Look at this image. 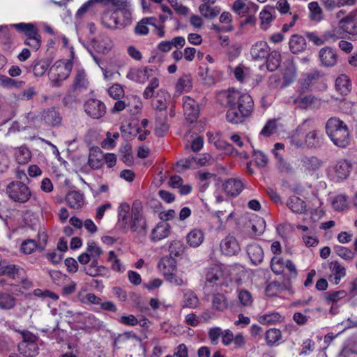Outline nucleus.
Wrapping results in <instances>:
<instances>
[{
    "mask_svg": "<svg viewBox=\"0 0 357 357\" xmlns=\"http://www.w3.org/2000/svg\"><path fill=\"white\" fill-rule=\"evenodd\" d=\"M225 278V266L221 264H211L205 270V278L208 283H222Z\"/></svg>",
    "mask_w": 357,
    "mask_h": 357,
    "instance_id": "9",
    "label": "nucleus"
},
{
    "mask_svg": "<svg viewBox=\"0 0 357 357\" xmlns=\"http://www.w3.org/2000/svg\"><path fill=\"white\" fill-rule=\"evenodd\" d=\"M269 47L266 42L259 41L253 45L250 50V54L254 60H262L267 57Z\"/></svg>",
    "mask_w": 357,
    "mask_h": 357,
    "instance_id": "22",
    "label": "nucleus"
},
{
    "mask_svg": "<svg viewBox=\"0 0 357 357\" xmlns=\"http://www.w3.org/2000/svg\"><path fill=\"white\" fill-rule=\"evenodd\" d=\"M287 206L294 213H303L306 211V205L300 197L292 196L289 198Z\"/></svg>",
    "mask_w": 357,
    "mask_h": 357,
    "instance_id": "39",
    "label": "nucleus"
},
{
    "mask_svg": "<svg viewBox=\"0 0 357 357\" xmlns=\"http://www.w3.org/2000/svg\"><path fill=\"white\" fill-rule=\"evenodd\" d=\"M266 222L261 218H258L252 223V233L256 236L262 234L265 230Z\"/></svg>",
    "mask_w": 357,
    "mask_h": 357,
    "instance_id": "58",
    "label": "nucleus"
},
{
    "mask_svg": "<svg viewBox=\"0 0 357 357\" xmlns=\"http://www.w3.org/2000/svg\"><path fill=\"white\" fill-rule=\"evenodd\" d=\"M289 49L294 54H297L305 48V39L299 35H293L289 42Z\"/></svg>",
    "mask_w": 357,
    "mask_h": 357,
    "instance_id": "38",
    "label": "nucleus"
},
{
    "mask_svg": "<svg viewBox=\"0 0 357 357\" xmlns=\"http://www.w3.org/2000/svg\"><path fill=\"white\" fill-rule=\"evenodd\" d=\"M10 26L15 28L17 31L24 33L26 37V40H30L40 36L36 26L32 23H17L10 24Z\"/></svg>",
    "mask_w": 357,
    "mask_h": 357,
    "instance_id": "21",
    "label": "nucleus"
},
{
    "mask_svg": "<svg viewBox=\"0 0 357 357\" xmlns=\"http://www.w3.org/2000/svg\"><path fill=\"white\" fill-rule=\"evenodd\" d=\"M108 261L112 263V268L113 271L117 272H123L125 271L124 267L121 264L120 260L114 251L109 252Z\"/></svg>",
    "mask_w": 357,
    "mask_h": 357,
    "instance_id": "61",
    "label": "nucleus"
},
{
    "mask_svg": "<svg viewBox=\"0 0 357 357\" xmlns=\"http://www.w3.org/2000/svg\"><path fill=\"white\" fill-rule=\"evenodd\" d=\"M247 254L252 263L255 265L261 264L264 259V251L261 247L257 243H252L247 247Z\"/></svg>",
    "mask_w": 357,
    "mask_h": 357,
    "instance_id": "27",
    "label": "nucleus"
},
{
    "mask_svg": "<svg viewBox=\"0 0 357 357\" xmlns=\"http://www.w3.org/2000/svg\"><path fill=\"white\" fill-rule=\"evenodd\" d=\"M192 79L188 75H183L176 82L175 85L176 93L178 95L183 92H188L192 89Z\"/></svg>",
    "mask_w": 357,
    "mask_h": 357,
    "instance_id": "41",
    "label": "nucleus"
},
{
    "mask_svg": "<svg viewBox=\"0 0 357 357\" xmlns=\"http://www.w3.org/2000/svg\"><path fill=\"white\" fill-rule=\"evenodd\" d=\"M281 337L282 334L279 329L271 328L266 331L265 338L268 345L273 346Z\"/></svg>",
    "mask_w": 357,
    "mask_h": 357,
    "instance_id": "54",
    "label": "nucleus"
},
{
    "mask_svg": "<svg viewBox=\"0 0 357 357\" xmlns=\"http://www.w3.org/2000/svg\"><path fill=\"white\" fill-rule=\"evenodd\" d=\"M220 250L225 255L233 256L238 254L241 248L236 238L228 235L220 242Z\"/></svg>",
    "mask_w": 357,
    "mask_h": 357,
    "instance_id": "15",
    "label": "nucleus"
},
{
    "mask_svg": "<svg viewBox=\"0 0 357 357\" xmlns=\"http://www.w3.org/2000/svg\"><path fill=\"white\" fill-rule=\"evenodd\" d=\"M212 307L218 311H223L228 307V301L222 294L217 293L213 296Z\"/></svg>",
    "mask_w": 357,
    "mask_h": 357,
    "instance_id": "46",
    "label": "nucleus"
},
{
    "mask_svg": "<svg viewBox=\"0 0 357 357\" xmlns=\"http://www.w3.org/2000/svg\"><path fill=\"white\" fill-rule=\"evenodd\" d=\"M275 8L269 5L266 6L259 13V20L261 22V28L266 30L271 23L275 17Z\"/></svg>",
    "mask_w": 357,
    "mask_h": 357,
    "instance_id": "23",
    "label": "nucleus"
},
{
    "mask_svg": "<svg viewBox=\"0 0 357 357\" xmlns=\"http://www.w3.org/2000/svg\"><path fill=\"white\" fill-rule=\"evenodd\" d=\"M266 67L269 71L275 70L280 65L281 55L278 51H273L267 56Z\"/></svg>",
    "mask_w": 357,
    "mask_h": 357,
    "instance_id": "45",
    "label": "nucleus"
},
{
    "mask_svg": "<svg viewBox=\"0 0 357 357\" xmlns=\"http://www.w3.org/2000/svg\"><path fill=\"white\" fill-rule=\"evenodd\" d=\"M102 23L109 29H120L130 25L132 23V18L128 17L126 11L123 15L119 11H106L102 16Z\"/></svg>",
    "mask_w": 357,
    "mask_h": 357,
    "instance_id": "5",
    "label": "nucleus"
},
{
    "mask_svg": "<svg viewBox=\"0 0 357 357\" xmlns=\"http://www.w3.org/2000/svg\"><path fill=\"white\" fill-rule=\"evenodd\" d=\"M282 76L284 79V86L292 83L296 77V70L292 63H288L282 70Z\"/></svg>",
    "mask_w": 357,
    "mask_h": 357,
    "instance_id": "48",
    "label": "nucleus"
},
{
    "mask_svg": "<svg viewBox=\"0 0 357 357\" xmlns=\"http://www.w3.org/2000/svg\"><path fill=\"white\" fill-rule=\"evenodd\" d=\"M89 81L87 78L86 73L83 69H78L76 71L73 84L71 86L70 93L76 98L80 94L87 91L89 88Z\"/></svg>",
    "mask_w": 357,
    "mask_h": 357,
    "instance_id": "8",
    "label": "nucleus"
},
{
    "mask_svg": "<svg viewBox=\"0 0 357 357\" xmlns=\"http://www.w3.org/2000/svg\"><path fill=\"white\" fill-rule=\"evenodd\" d=\"M130 207L127 203H122L118 209V217L119 222L122 227L126 229V226L128 225V221L130 220Z\"/></svg>",
    "mask_w": 357,
    "mask_h": 357,
    "instance_id": "42",
    "label": "nucleus"
},
{
    "mask_svg": "<svg viewBox=\"0 0 357 357\" xmlns=\"http://www.w3.org/2000/svg\"><path fill=\"white\" fill-rule=\"evenodd\" d=\"M101 2L111 3L116 9L114 11H119L121 15L126 11L128 13V17L132 18L130 4L126 0H100Z\"/></svg>",
    "mask_w": 357,
    "mask_h": 357,
    "instance_id": "43",
    "label": "nucleus"
},
{
    "mask_svg": "<svg viewBox=\"0 0 357 357\" xmlns=\"http://www.w3.org/2000/svg\"><path fill=\"white\" fill-rule=\"evenodd\" d=\"M42 119L45 124L52 127L61 126L62 121V117L56 107L45 109L42 112Z\"/></svg>",
    "mask_w": 357,
    "mask_h": 357,
    "instance_id": "18",
    "label": "nucleus"
},
{
    "mask_svg": "<svg viewBox=\"0 0 357 357\" xmlns=\"http://www.w3.org/2000/svg\"><path fill=\"white\" fill-rule=\"evenodd\" d=\"M285 262L286 261L277 256L273 257L271 261L272 271L276 274L282 273L285 268Z\"/></svg>",
    "mask_w": 357,
    "mask_h": 357,
    "instance_id": "56",
    "label": "nucleus"
},
{
    "mask_svg": "<svg viewBox=\"0 0 357 357\" xmlns=\"http://www.w3.org/2000/svg\"><path fill=\"white\" fill-rule=\"evenodd\" d=\"M223 189L227 195L236 197L242 191L243 184L239 180L229 178L223 184Z\"/></svg>",
    "mask_w": 357,
    "mask_h": 357,
    "instance_id": "30",
    "label": "nucleus"
},
{
    "mask_svg": "<svg viewBox=\"0 0 357 357\" xmlns=\"http://www.w3.org/2000/svg\"><path fill=\"white\" fill-rule=\"evenodd\" d=\"M342 29L339 26L333 27L324 32V40L325 43H333L342 38Z\"/></svg>",
    "mask_w": 357,
    "mask_h": 357,
    "instance_id": "47",
    "label": "nucleus"
},
{
    "mask_svg": "<svg viewBox=\"0 0 357 357\" xmlns=\"http://www.w3.org/2000/svg\"><path fill=\"white\" fill-rule=\"evenodd\" d=\"M24 84L23 81H16L7 76H0V85L8 89H18Z\"/></svg>",
    "mask_w": 357,
    "mask_h": 357,
    "instance_id": "53",
    "label": "nucleus"
},
{
    "mask_svg": "<svg viewBox=\"0 0 357 357\" xmlns=\"http://www.w3.org/2000/svg\"><path fill=\"white\" fill-rule=\"evenodd\" d=\"M347 292L344 290H340L337 291H328L325 294V298L326 302L336 303L339 300L347 296Z\"/></svg>",
    "mask_w": 357,
    "mask_h": 357,
    "instance_id": "57",
    "label": "nucleus"
},
{
    "mask_svg": "<svg viewBox=\"0 0 357 357\" xmlns=\"http://www.w3.org/2000/svg\"><path fill=\"white\" fill-rule=\"evenodd\" d=\"M300 169L307 175H312L322 165V162L314 156H303L299 160Z\"/></svg>",
    "mask_w": 357,
    "mask_h": 357,
    "instance_id": "12",
    "label": "nucleus"
},
{
    "mask_svg": "<svg viewBox=\"0 0 357 357\" xmlns=\"http://www.w3.org/2000/svg\"><path fill=\"white\" fill-rule=\"evenodd\" d=\"M83 271L86 274L91 277L105 276L108 273L107 269L105 266H98V260L96 259L92 260L89 266L84 267Z\"/></svg>",
    "mask_w": 357,
    "mask_h": 357,
    "instance_id": "35",
    "label": "nucleus"
},
{
    "mask_svg": "<svg viewBox=\"0 0 357 357\" xmlns=\"http://www.w3.org/2000/svg\"><path fill=\"white\" fill-rule=\"evenodd\" d=\"M73 68V62L58 61L50 68V79L52 86L59 87L61 82L70 75Z\"/></svg>",
    "mask_w": 357,
    "mask_h": 357,
    "instance_id": "4",
    "label": "nucleus"
},
{
    "mask_svg": "<svg viewBox=\"0 0 357 357\" xmlns=\"http://www.w3.org/2000/svg\"><path fill=\"white\" fill-rule=\"evenodd\" d=\"M158 267L164 275L173 272L176 267V261L172 256H165L161 259Z\"/></svg>",
    "mask_w": 357,
    "mask_h": 357,
    "instance_id": "40",
    "label": "nucleus"
},
{
    "mask_svg": "<svg viewBox=\"0 0 357 357\" xmlns=\"http://www.w3.org/2000/svg\"><path fill=\"white\" fill-rule=\"evenodd\" d=\"M319 58L321 65L325 67H333L337 62V54L335 49L328 46L319 50Z\"/></svg>",
    "mask_w": 357,
    "mask_h": 357,
    "instance_id": "14",
    "label": "nucleus"
},
{
    "mask_svg": "<svg viewBox=\"0 0 357 357\" xmlns=\"http://www.w3.org/2000/svg\"><path fill=\"white\" fill-rule=\"evenodd\" d=\"M8 197L15 202H26L31 196V192L27 185L22 181H12L6 188Z\"/></svg>",
    "mask_w": 357,
    "mask_h": 357,
    "instance_id": "6",
    "label": "nucleus"
},
{
    "mask_svg": "<svg viewBox=\"0 0 357 357\" xmlns=\"http://www.w3.org/2000/svg\"><path fill=\"white\" fill-rule=\"evenodd\" d=\"M31 158L30 151L26 147H20L15 152V158L19 164H26Z\"/></svg>",
    "mask_w": 357,
    "mask_h": 357,
    "instance_id": "51",
    "label": "nucleus"
},
{
    "mask_svg": "<svg viewBox=\"0 0 357 357\" xmlns=\"http://www.w3.org/2000/svg\"><path fill=\"white\" fill-rule=\"evenodd\" d=\"M351 165L344 160L337 161L333 167L334 179L339 182L347 178L351 172Z\"/></svg>",
    "mask_w": 357,
    "mask_h": 357,
    "instance_id": "20",
    "label": "nucleus"
},
{
    "mask_svg": "<svg viewBox=\"0 0 357 357\" xmlns=\"http://www.w3.org/2000/svg\"><path fill=\"white\" fill-rule=\"evenodd\" d=\"M309 10V19L310 21L318 23L324 20V11L317 1H312L307 6Z\"/></svg>",
    "mask_w": 357,
    "mask_h": 357,
    "instance_id": "33",
    "label": "nucleus"
},
{
    "mask_svg": "<svg viewBox=\"0 0 357 357\" xmlns=\"http://www.w3.org/2000/svg\"><path fill=\"white\" fill-rule=\"evenodd\" d=\"M338 26L342 33L348 34L351 40H357V20L351 16H346L338 22Z\"/></svg>",
    "mask_w": 357,
    "mask_h": 357,
    "instance_id": "13",
    "label": "nucleus"
},
{
    "mask_svg": "<svg viewBox=\"0 0 357 357\" xmlns=\"http://www.w3.org/2000/svg\"><path fill=\"white\" fill-rule=\"evenodd\" d=\"M103 154L101 150L98 148H92L88 158L89 165L93 169H98L102 165Z\"/></svg>",
    "mask_w": 357,
    "mask_h": 357,
    "instance_id": "31",
    "label": "nucleus"
},
{
    "mask_svg": "<svg viewBox=\"0 0 357 357\" xmlns=\"http://www.w3.org/2000/svg\"><path fill=\"white\" fill-rule=\"evenodd\" d=\"M199 303L196 294L190 289L183 290V296L181 301L183 307L196 308Z\"/></svg>",
    "mask_w": 357,
    "mask_h": 357,
    "instance_id": "34",
    "label": "nucleus"
},
{
    "mask_svg": "<svg viewBox=\"0 0 357 357\" xmlns=\"http://www.w3.org/2000/svg\"><path fill=\"white\" fill-rule=\"evenodd\" d=\"M157 20L154 17H144L136 25L135 31L137 35H147L149 32L148 25L155 26Z\"/></svg>",
    "mask_w": 357,
    "mask_h": 357,
    "instance_id": "36",
    "label": "nucleus"
},
{
    "mask_svg": "<svg viewBox=\"0 0 357 357\" xmlns=\"http://www.w3.org/2000/svg\"><path fill=\"white\" fill-rule=\"evenodd\" d=\"M0 273L7 275L15 280H22L24 271L20 266L15 264L3 265L0 268Z\"/></svg>",
    "mask_w": 357,
    "mask_h": 357,
    "instance_id": "24",
    "label": "nucleus"
},
{
    "mask_svg": "<svg viewBox=\"0 0 357 357\" xmlns=\"http://www.w3.org/2000/svg\"><path fill=\"white\" fill-rule=\"evenodd\" d=\"M38 345L36 342L26 343L25 342H20L18 344V350L20 354L26 356H33L38 353Z\"/></svg>",
    "mask_w": 357,
    "mask_h": 357,
    "instance_id": "44",
    "label": "nucleus"
},
{
    "mask_svg": "<svg viewBox=\"0 0 357 357\" xmlns=\"http://www.w3.org/2000/svg\"><path fill=\"white\" fill-rule=\"evenodd\" d=\"M282 317L278 312H271L260 316L259 321L262 324H275L282 321Z\"/></svg>",
    "mask_w": 357,
    "mask_h": 357,
    "instance_id": "50",
    "label": "nucleus"
},
{
    "mask_svg": "<svg viewBox=\"0 0 357 357\" xmlns=\"http://www.w3.org/2000/svg\"><path fill=\"white\" fill-rule=\"evenodd\" d=\"M66 202L70 208L79 209L84 204V195L79 191H69L66 195Z\"/></svg>",
    "mask_w": 357,
    "mask_h": 357,
    "instance_id": "26",
    "label": "nucleus"
},
{
    "mask_svg": "<svg viewBox=\"0 0 357 357\" xmlns=\"http://www.w3.org/2000/svg\"><path fill=\"white\" fill-rule=\"evenodd\" d=\"M217 100L222 106L229 107L226 119L233 124L243 122L253 111L252 97L234 89L220 91L217 94Z\"/></svg>",
    "mask_w": 357,
    "mask_h": 357,
    "instance_id": "1",
    "label": "nucleus"
},
{
    "mask_svg": "<svg viewBox=\"0 0 357 357\" xmlns=\"http://www.w3.org/2000/svg\"><path fill=\"white\" fill-rule=\"evenodd\" d=\"M79 300L84 304H96L100 305L101 302V298L96 296L95 294L92 293L88 294H79Z\"/></svg>",
    "mask_w": 357,
    "mask_h": 357,
    "instance_id": "55",
    "label": "nucleus"
},
{
    "mask_svg": "<svg viewBox=\"0 0 357 357\" xmlns=\"http://www.w3.org/2000/svg\"><path fill=\"white\" fill-rule=\"evenodd\" d=\"M126 228L135 233L139 238H144L146 236L148 225L142 214V204L138 201H135L132 204L130 220Z\"/></svg>",
    "mask_w": 357,
    "mask_h": 357,
    "instance_id": "3",
    "label": "nucleus"
},
{
    "mask_svg": "<svg viewBox=\"0 0 357 357\" xmlns=\"http://www.w3.org/2000/svg\"><path fill=\"white\" fill-rule=\"evenodd\" d=\"M224 330L220 327H213L208 330V338L212 344H217L218 343L219 338L222 335Z\"/></svg>",
    "mask_w": 357,
    "mask_h": 357,
    "instance_id": "64",
    "label": "nucleus"
},
{
    "mask_svg": "<svg viewBox=\"0 0 357 357\" xmlns=\"http://www.w3.org/2000/svg\"><path fill=\"white\" fill-rule=\"evenodd\" d=\"M15 305V298L9 294L0 292V309L10 310Z\"/></svg>",
    "mask_w": 357,
    "mask_h": 357,
    "instance_id": "49",
    "label": "nucleus"
},
{
    "mask_svg": "<svg viewBox=\"0 0 357 357\" xmlns=\"http://www.w3.org/2000/svg\"><path fill=\"white\" fill-rule=\"evenodd\" d=\"M95 46L98 52L106 53L112 48V43L109 38H105L97 40L95 43Z\"/></svg>",
    "mask_w": 357,
    "mask_h": 357,
    "instance_id": "62",
    "label": "nucleus"
},
{
    "mask_svg": "<svg viewBox=\"0 0 357 357\" xmlns=\"http://www.w3.org/2000/svg\"><path fill=\"white\" fill-rule=\"evenodd\" d=\"M170 234V225L165 221L160 222L153 228L151 234V241L155 242L167 238Z\"/></svg>",
    "mask_w": 357,
    "mask_h": 357,
    "instance_id": "25",
    "label": "nucleus"
},
{
    "mask_svg": "<svg viewBox=\"0 0 357 357\" xmlns=\"http://www.w3.org/2000/svg\"><path fill=\"white\" fill-rule=\"evenodd\" d=\"M183 107L186 119L190 123L195 121L199 114V107L198 103L190 96L183 98Z\"/></svg>",
    "mask_w": 357,
    "mask_h": 357,
    "instance_id": "10",
    "label": "nucleus"
},
{
    "mask_svg": "<svg viewBox=\"0 0 357 357\" xmlns=\"http://www.w3.org/2000/svg\"><path fill=\"white\" fill-rule=\"evenodd\" d=\"M335 89L341 95L348 94L351 89V84L349 77L341 75L335 80Z\"/></svg>",
    "mask_w": 357,
    "mask_h": 357,
    "instance_id": "37",
    "label": "nucleus"
},
{
    "mask_svg": "<svg viewBox=\"0 0 357 357\" xmlns=\"http://www.w3.org/2000/svg\"><path fill=\"white\" fill-rule=\"evenodd\" d=\"M259 6L255 3H245L242 0H236L232 6V11L240 17H243L253 12L256 13Z\"/></svg>",
    "mask_w": 357,
    "mask_h": 357,
    "instance_id": "16",
    "label": "nucleus"
},
{
    "mask_svg": "<svg viewBox=\"0 0 357 357\" xmlns=\"http://www.w3.org/2000/svg\"><path fill=\"white\" fill-rule=\"evenodd\" d=\"M316 98L312 95L300 94L297 97L292 98L291 102L297 108L307 109L314 104Z\"/></svg>",
    "mask_w": 357,
    "mask_h": 357,
    "instance_id": "29",
    "label": "nucleus"
},
{
    "mask_svg": "<svg viewBox=\"0 0 357 357\" xmlns=\"http://www.w3.org/2000/svg\"><path fill=\"white\" fill-rule=\"evenodd\" d=\"M204 240V232L200 229H193L187 235V243L192 248L199 247Z\"/></svg>",
    "mask_w": 357,
    "mask_h": 357,
    "instance_id": "32",
    "label": "nucleus"
},
{
    "mask_svg": "<svg viewBox=\"0 0 357 357\" xmlns=\"http://www.w3.org/2000/svg\"><path fill=\"white\" fill-rule=\"evenodd\" d=\"M284 151V144L282 143H276L274 145L273 153L277 160V165L282 172L290 173L292 172V167L288 162L285 161L282 158Z\"/></svg>",
    "mask_w": 357,
    "mask_h": 357,
    "instance_id": "17",
    "label": "nucleus"
},
{
    "mask_svg": "<svg viewBox=\"0 0 357 357\" xmlns=\"http://www.w3.org/2000/svg\"><path fill=\"white\" fill-rule=\"evenodd\" d=\"M331 274L329 280L335 284L340 283L341 279L346 275V269L337 261H332L330 264Z\"/></svg>",
    "mask_w": 357,
    "mask_h": 357,
    "instance_id": "28",
    "label": "nucleus"
},
{
    "mask_svg": "<svg viewBox=\"0 0 357 357\" xmlns=\"http://www.w3.org/2000/svg\"><path fill=\"white\" fill-rule=\"evenodd\" d=\"M50 64V61L49 60H40L36 61L33 68V71L36 77L43 76L48 69Z\"/></svg>",
    "mask_w": 357,
    "mask_h": 357,
    "instance_id": "52",
    "label": "nucleus"
},
{
    "mask_svg": "<svg viewBox=\"0 0 357 357\" xmlns=\"http://www.w3.org/2000/svg\"><path fill=\"white\" fill-rule=\"evenodd\" d=\"M334 250L337 255L346 260H351L355 256L354 252L343 246L337 245L335 247Z\"/></svg>",
    "mask_w": 357,
    "mask_h": 357,
    "instance_id": "63",
    "label": "nucleus"
},
{
    "mask_svg": "<svg viewBox=\"0 0 357 357\" xmlns=\"http://www.w3.org/2000/svg\"><path fill=\"white\" fill-rule=\"evenodd\" d=\"M203 3L199 6V10L202 16L206 18L213 19L220 13L219 6H213L216 0H202Z\"/></svg>",
    "mask_w": 357,
    "mask_h": 357,
    "instance_id": "19",
    "label": "nucleus"
},
{
    "mask_svg": "<svg viewBox=\"0 0 357 357\" xmlns=\"http://www.w3.org/2000/svg\"><path fill=\"white\" fill-rule=\"evenodd\" d=\"M86 113L93 119H100L106 112L105 104L96 99H90L84 105Z\"/></svg>",
    "mask_w": 357,
    "mask_h": 357,
    "instance_id": "11",
    "label": "nucleus"
},
{
    "mask_svg": "<svg viewBox=\"0 0 357 357\" xmlns=\"http://www.w3.org/2000/svg\"><path fill=\"white\" fill-rule=\"evenodd\" d=\"M86 251L93 259H97L102 253V249L94 241L88 242Z\"/></svg>",
    "mask_w": 357,
    "mask_h": 357,
    "instance_id": "59",
    "label": "nucleus"
},
{
    "mask_svg": "<svg viewBox=\"0 0 357 357\" xmlns=\"http://www.w3.org/2000/svg\"><path fill=\"white\" fill-rule=\"evenodd\" d=\"M153 75H158V70L148 66L130 68L127 73L129 79L139 83H144Z\"/></svg>",
    "mask_w": 357,
    "mask_h": 357,
    "instance_id": "7",
    "label": "nucleus"
},
{
    "mask_svg": "<svg viewBox=\"0 0 357 357\" xmlns=\"http://www.w3.org/2000/svg\"><path fill=\"white\" fill-rule=\"evenodd\" d=\"M326 132L333 143L340 148L350 144V136L347 124L336 117L330 118L326 124Z\"/></svg>",
    "mask_w": 357,
    "mask_h": 357,
    "instance_id": "2",
    "label": "nucleus"
},
{
    "mask_svg": "<svg viewBox=\"0 0 357 357\" xmlns=\"http://www.w3.org/2000/svg\"><path fill=\"white\" fill-rule=\"evenodd\" d=\"M39 246L34 240L27 239L22 243L21 251L26 255H29L36 248H39Z\"/></svg>",
    "mask_w": 357,
    "mask_h": 357,
    "instance_id": "60",
    "label": "nucleus"
}]
</instances>
